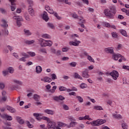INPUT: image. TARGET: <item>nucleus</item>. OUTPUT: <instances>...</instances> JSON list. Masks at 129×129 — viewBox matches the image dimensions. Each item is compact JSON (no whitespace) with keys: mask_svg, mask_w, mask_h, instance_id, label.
<instances>
[{"mask_svg":"<svg viewBox=\"0 0 129 129\" xmlns=\"http://www.w3.org/2000/svg\"><path fill=\"white\" fill-rule=\"evenodd\" d=\"M77 123L76 122H71L70 124V127H74L75 126V125Z\"/></svg>","mask_w":129,"mask_h":129,"instance_id":"45","label":"nucleus"},{"mask_svg":"<svg viewBox=\"0 0 129 129\" xmlns=\"http://www.w3.org/2000/svg\"><path fill=\"white\" fill-rule=\"evenodd\" d=\"M2 22L4 24L3 25H2V27H4V28H8V25L7 23V21L5 19H3Z\"/></svg>","mask_w":129,"mask_h":129,"instance_id":"25","label":"nucleus"},{"mask_svg":"<svg viewBox=\"0 0 129 129\" xmlns=\"http://www.w3.org/2000/svg\"><path fill=\"white\" fill-rule=\"evenodd\" d=\"M82 76L84 78H89L90 76L89 75V74H88V71H85L82 73Z\"/></svg>","mask_w":129,"mask_h":129,"instance_id":"13","label":"nucleus"},{"mask_svg":"<svg viewBox=\"0 0 129 129\" xmlns=\"http://www.w3.org/2000/svg\"><path fill=\"white\" fill-rule=\"evenodd\" d=\"M36 72L37 74H40L42 72V67L40 66H37L36 67Z\"/></svg>","mask_w":129,"mask_h":129,"instance_id":"18","label":"nucleus"},{"mask_svg":"<svg viewBox=\"0 0 129 129\" xmlns=\"http://www.w3.org/2000/svg\"><path fill=\"white\" fill-rule=\"evenodd\" d=\"M24 32L25 36H31V35H32V32L29 30L24 29Z\"/></svg>","mask_w":129,"mask_h":129,"instance_id":"20","label":"nucleus"},{"mask_svg":"<svg viewBox=\"0 0 129 129\" xmlns=\"http://www.w3.org/2000/svg\"><path fill=\"white\" fill-rule=\"evenodd\" d=\"M42 19L45 21V22L49 21V16H48V14L45 11H44L42 14Z\"/></svg>","mask_w":129,"mask_h":129,"instance_id":"7","label":"nucleus"},{"mask_svg":"<svg viewBox=\"0 0 129 129\" xmlns=\"http://www.w3.org/2000/svg\"><path fill=\"white\" fill-rule=\"evenodd\" d=\"M53 44V42L51 40H47V46L51 47Z\"/></svg>","mask_w":129,"mask_h":129,"instance_id":"53","label":"nucleus"},{"mask_svg":"<svg viewBox=\"0 0 129 129\" xmlns=\"http://www.w3.org/2000/svg\"><path fill=\"white\" fill-rule=\"evenodd\" d=\"M48 46V40H45L43 43H41V47H47Z\"/></svg>","mask_w":129,"mask_h":129,"instance_id":"28","label":"nucleus"},{"mask_svg":"<svg viewBox=\"0 0 129 129\" xmlns=\"http://www.w3.org/2000/svg\"><path fill=\"white\" fill-rule=\"evenodd\" d=\"M0 12L3 15H6V14H7V11L3 8H0Z\"/></svg>","mask_w":129,"mask_h":129,"instance_id":"46","label":"nucleus"},{"mask_svg":"<svg viewBox=\"0 0 129 129\" xmlns=\"http://www.w3.org/2000/svg\"><path fill=\"white\" fill-rule=\"evenodd\" d=\"M120 33H121L122 36H124V37H127V34L126 33V31L125 30L123 29H121L120 30Z\"/></svg>","mask_w":129,"mask_h":129,"instance_id":"24","label":"nucleus"},{"mask_svg":"<svg viewBox=\"0 0 129 129\" xmlns=\"http://www.w3.org/2000/svg\"><path fill=\"white\" fill-rule=\"evenodd\" d=\"M88 59L91 62H93V63H94V59H93V58H92V57H91V56L88 55Z\"/></svg>","mask_w":129,"mask_h":129,"instance_id":"50","label":"nucleus"},{"mask_svg":"<svg viewBox=\"0 0 129 129\" xmlns=\"http://www.w3.org/2000/svg\"><path fill=\"white\" fill-rule=\"evenodd\" d=\"M39 51L40 53H44V54H47V50L45 48H41L39 49Z\"/></svg>","mask_w":129,"mask_h":129,"instance_id":"26","label":"nucleus"},{"mask_svg":"<svg viewBox=\"0 0 129 129\" xmlns=\"http://www.w3.org/2000/svg\"><path fill=\"white\" fill-rule=\"evenodd\" d=\"M54 17H56V19H57V20H61L62 19V17L58 16L57 13L55 12L54 13Z\"/></svg>","mask_w":129,"mask_h":129,"instance_id":"44","label":"nucleus"},{"mask_svg":"<svg viewBox=\"0 0 129 129\" xmlns=\"http://www.w3.org/2000/svg\"><path fill=\"white\" fill-rule=\"evenodd\" d=\"M75 78H77L78 79H80L81 80H82L83 78L78 74V73H75Z\"/></svg>","mask_w":129,"mask_h":129,"instance_id":"32","label":"nucleus"},{"mask_svg":"<svg viewBox=\"0 0 129 129\" xmlns=\"http://www.w3.org/2000/svg\"><path fill=\"white\" fill-rule=\"evenodd\" d=\"M5 84L3 83H0V89H2V90H3V89H4V88H5Z\"/></svg>","mask_w":129,"mask_h":129,"instance_id":"54","label":"nucleus"},{"mask_svg":"<svg viewBox=\"0 0 129 129\" xmlns=\"http://www.w3.org/2000/svg\"><path fill=\"white\" fill-rule=\"evenodd\" d=\"M85 23V20L83 19H80V22H79V25H81V24H84Z\"/></svg>","mask_w":129,"mask_h":129,"instance_id":"57","label":"nucleus"},{"mask_svg":"<svg viewBox=\"0 0 129 129\" xmlns=\"http://www.w3.org/2000/svg\"><path fill=\"white\" fill-rule=\"evenodd\" d=\"M21 55L22 56H23L24 58H30V55L25 52L21 53Z\"/></svg>","mask_w":129,"mask_h":129,"instance_id":"42","label":"nucleus"},{"mask_svg":"<svg viewBox=\"0 0 129 129\" xmlns=\"http://www.w3.org/2000/svg\"><path fill=\"white\" fill-rule=\"evenodd\" d=\"M77 64V63H76V62H72L70 63V66H71V67H76Z\"/></svg>","mask_w":129,"mask_h":129,"instance_id":"47","label":"nucleus"},{"mask_svg":"<svg viewBox=\"0 0 129 129\" xmlns=\"http://www.w3.org/2000/svg\"><path fill=\"white\" fill-rule=\"evenodd\" d=\"M76 98H77L78 101L80 103H82V102H83V101H84L83 98H82V97H81V96H77Z\"/></svg>","mask_w":129,"mask_h":129,"instance_id":"30","label":"nucleus"},{"mask_svg":"<svg viewBox=\"0 0 129 129\" xmlns=\"http://www.w3.org/2000/svg\"><path fill=\"white\" fill-rule=\"evenodd\" d=\"M120 54H115V53H113V56L112 58L114 60H118V58H120Z\"/></svg>","mask_w":129,"mask_h":129,"instance_id":"16","label":"nucleus"},{"mask_svg":"<svg viewBox=\"0 0 129 129\" xmlns=\"http://www.w3.org/2000/svg\"><path fill=\"white\" fill-rule=\"evenodd\" d=\"M104 51L105 52V53H109V54H113L114 53V51H113V48L112 47H107V48H105L104 49Z\"/></svg>","mask_w":129,"mask_h":129,"instance_id":"6","label":"nucleus"},{"mask_svg":"<svg viewBox=\"0 0 129 129\" xmlns=\"http://www.w3.org/2000/svg\"><path fill=\"white\" fill-rule=\"evenodd\" d=\"M7 110L10 111V112H11L12 113H15L17 111L16 110V109L10 106H7Z\"/></svg>","mask_w":129,"mask_h":129,"instance_id":"14","label":"nucleus"},{"mask_svg":"<svg viewBox=\"0 0 129 129\" xmlns=\"http://www.w3.org/2000/svg\"><path fill=\"white\" fill-rule=\"evenodd\" d=\"M1 116L3 117V118H7V120H13V117H12V116L4 114L1 115Z\"/></svg>","mask_w":129,"mask_h":129,"instance_id":"10","label":"nucleus"},{"mask_svg":"<svg viewBox=\"0 0 129 129\" xmlns=\"http://www.w3.org/2000/svg\"><path fill=\"white\" fill-rule=\"evenodd\" d=\"M48 129H55L56 128V123L54 122H49L47 125Z\"/></svg>","mask_w":129,"mask_h":129,"instance_id":"4","label":"nucleus"},{"mask_svg":"<svg viewBox=\"0 0 129 129\" xmlns=\"http://www.w3.org/2000/svg\"><path fill=\"white\" fill-rule=\"evenodd\" d=\"M26 123H27L28 127L32 128V127H33V126H34L32 124L30 123V121H26Z\"/></svg>","mask_w":129,"mask_h":129,"instance_id":"52","label":"nucleus"},{"mask_svg":"<svg viewBox=\"0 0 129 129\" xmlns=\"http://www.w3.org/2000/svg\"><path fill=\"white\" fill-rule=\"evenodd\" d=\"M17 121L20 123V124H24L25 123V121L24 119H22V117L20 116L16 117Z\"/></svg>","mask_w":129,"mask_h":129,"instance_id":"11","label":"nucleus"},{"mask_svg":"<svg viewBox=\"0 0 129 129\" xmlns=\"http://www.w3.org/2000/svg\"><path fill=\"white\" fill-rule=\"evenodd\" d=\"M58 126H65L66 124L64 123H62L61 122H59L58 123Z\"/></svg>","mask_w":129,"mask_h":129,"instance_id":"55","label":"nucleus"},{"mask_svg":"<svg viewBox=\"0 0 129 129\" xmlns=\"http://www.w3.org/2000/svg\"><path fill=\"white\" fill-rule=\"evenodd\" d=\"M69 50V48L68 47H64L62 48V52H67Z\"/></svg>","mask_w":129,"mask_h":129,"instance_id":"58","label":"nucleus"},{"mask_svg":"<svg viewBox=\"0 0 129 129\" xmlns=\"http://www.w3.org/2000/svg\"><path fill=\"white\" fill-rule=\"evenodd\" d=\"M19 61H22L23 62H26V57H22L19 59Z\"/></svg>","mask_w":129,"mask_h":129,"instance_id":"62","label":"nucleus"},{"mask_svg":"<svg viewBox=\"0 0 129 129\" xmlns=\"http://www.w3.org/2000/svg\"><path fill=\"white\" fill-rule=\"evenodd\" d=\"M47 27L48 28H50V29H55V26H54V24L50 22L47 23Z\"/></svg>","mask_w":129,"mask_h":129,"instance_id":"31","label":"nucleus"},{"mask_svg":"<svg viewBox=\"0 0 129 129\" xmlns=\"http://www.w3.org/2000/svg\"><path fill=\"white\" fill-rule=\"evenodd\" d=\"M35 41L34 40H26L25 41V43L27 44V45H31V44H34Z\"/></svg>","mask_w":129,"mask_h":129,"instance_id":"27","label":"nucleus"},{"mask_svg":"<svg viewBox=\"0 0 129 129\" xmlns=\"http://www.w3.org/2000/svg\"><path fill=\"white\" fill-rule=\"evenodd\" d=\"M8 71H3V74L4 75V76H7V75L8 74Z\"/></svg>","mask_w":129,"mask_h":129,"instance_id":"63","label":"nucleus"},{"mask_svg":"<svg viewBox=\"0 0 129 129\" xmlns=\"http://www.w3.org/2000/svg\"><path fill=\"white\" fill-rule=\"evenodd\" d=\"M7 99H8V96H2V98L0 99V103H1V102H6Z\"/></svg>","mask_w":129,"mask_h":129,"instance_id":"22","label":"nucleus"},{"mask_svg":"<svg viewBox=\"0 0 129 129\" xmlns=\"http://www.w3.org/2000/svg\"><path fill=\"white\" fill-rule=\"evenodd\" d=\"M42 119H44V120H47V122H52V121H50V118L47 117H45V116H43L42 117H41Z\"/></svg>","mask_w":129,"mask_h":129,"instance_id":"41","label":"nucleus"},{"mask_svg":"<svg viewBox=\"0 0 129 129\" xmlns=\"http://www.w3.org/2000/svg\"><path fill=\"white\" fill-rule=\"evenodd\" d=\"M54 100H55V101H57V102H59L60 100L63 101L64 99H65V98L62 96H55L53 98Z\"/></svg>","mask_w":129,"mask_h":129,"instance_id":"8","label":"nucleus"},{"mask_svg":"<svg viewBox=\"0 0 129 129\" xmlns=\"http://www.w3.org/2000/svg\"><path fill=\"white\" fill-rule=\"evenodd\" d=\"M8 72L9 73H11V74H13V73H14V71H15V70L12 67H10L8 69Z\"/></svg>","mask_w":129,"mask_h":129,"instance_id":"34","label":"nucleus"},{"mask_svg":"<svg viewBox=\"0 0 129 129\" xmlns=\"http://www.w3.org/2000/svg\"><path fill=\"white\" fill-rule=\"evenodd\" d=\"M51 79L52 80H55V79H57V76H56V74H51Z\"/></svg>","mask_w":129,"mask_h":129,"instance_id":"49","label":"nucleus"},{"mask_svg":"<svg viewBox=\"0 0 129 129\" xmlns=\"http://www.w3.org/2000/svg\"><path fill=\"white\" fill-rule=\"evenodd\" d=\"M104 13L105 16L109 19H113V17L116 14V8L115 6H110L109 9H105Z\"/></svg>","mask_w":129,"mask_h":129,"instance_id":"1","label":"nucleus"},{"mask_svg":"<svg viewBox=\"0 0 129 129\" xmlns=\"http://www.w3.org/2000/svg\"><path fill=\"white\" fill-rule=\"evenodd\" d=\"M42 37L44 38V39H50L51 38V36H50L49 34H44L42 35Z\"/></svg>","mask_w":129,"mask_h":129,"instance_id":"37","label":"nucleus"},{"mask_svg":"<svg viewBox=\"0 0 129 129\" xmlns=\"http://www.w3.org/2000/svg\"><path fill=\"white\" fill-rule=\"evenodd\" d=\"M13 82L16 83V84H18V85H23V82L18 80H14Z\"/></svg>","mask_w":129,"mask_h":129,"instance_id":"29","label":"nucleus"},{"mask_svg":"<svg viewBox=\"0 0 129 129\" xmlns=\"http://www.w3.org/2000/svg\"><path fill=\"white\" fill-rule=\"evenodd\" d=\"M87 87V85H86L85 83H83L80 85V88H82V89H83L84 88H86Z\"/></svg>","mask_w":129,"mask_h":129,"instance_id":"39","label":"nucleus"},{"mask_svg":"<svg viewBox=\"0 0 129 129\" xmlns=\"http://www.w3.org/2000/svg\"><path fill=\"white\" fill-rule=\"evenodd\" d=\"M27 54H29L31 57H35L36 56V53L32 51L27 52Z\"/></svg>","mask_w":129,"mask_h":129,"instance_id":"38","label":"nucleus"},{"mask_svg":"<svg viewBox=\"0 0 129 129\" xmlns=\"http://www.w3.org/2000/svg\"><path fill=\"white\" fill-rule=\"evenodd\" d=\"M56 89H57V86H54L52 87V89L49 90V92H51V93H54V92H55V90H56Z\"/></svg>","mask_w":129,"mask_h":129,"instance_id":"35","label":"nucleus"},{"mask_svg":"<svg viewBox=\"0 0 129 129\" xmlns=\"http://www.w3.org/2000/svg\"><path fill=\"white\" fill-rule=\"evenodd\" d=\"M85 119H88V120H92V119H91V118L89 117V115H85Z\"/></svg>","mask_w":129,"mask_h":129,"instance_id":"56","label":"nucleus"},{"mask_svg":"<svg viewBox=\"0 0 129 129\" xmlns=\"http://www.w3.org/2000/svg\"><path fill=\"white\" fill-rule=\"evenodd\" d=\"M59 90L60 91H66L67 88H66V87L61 86L59 87Z\"/></svg>","mask_w":129,"mask_h":129,"instance_id":"43","label":"nucleus"},{"mask_svg":"<svg viewBox=\"0 0 129 129\" xmlns=\"http://www.w3.org/2000/svg\"><path fill=\"white\" fill-rule=\"evenodd\" d=\"M109 74L112 76L114 80H116L117 78H118V76H119V74H118V72L115 70L113 71Z\"/></svg>","mask_w":129,"mask_h":129,"instance_id":"3","label":"nucleus"},{"mask_svg":"<svg viewBox=\"0 0 129 129\" xmlns=\"http://www.w3.org/2000/svg\"><path fill=\"white\" fill-rule=\"evenodd\" d=\"M48 12L49 14H55V12H54V11L53 10V9L52 8H50V9L49 10V11H48Z\"/></svg>","mask_w":129,"mask_h":129,"instance_id":"61","label":"nucleus"},{"mask_svg":"<svg viewBox=\"0 0 129 129\" xmlns=\"http://www.w3.org/2000/svg\"><path fill=\"white\" fill-rule=\"evenodd\" d=\"M123 69H125V70H127L129 71V67L126 66H123L122 67Z\"/></svg>","mask_w":129,"mask_h":129,"instance_id":"60","label":"nucleus"},{"mask_svg":"<svg viewBox=\"0 0 129 129\" xmlns=\"http://www.w3.org/2000/svg\"><path fill=\"white\" fill-rule=\"evenodd\" d=\"M112 115L114 118H117L118 119H122V116L120 114H113Z\"/></svg>","mask_w":129,"mask_h":129,"instance_id":"21","label":"nucleus"},{"mask_svg":"<svg viewBox=\"0 0 129 129\" xmlns=\"http://www.w3.org/2000/svg\"><path fill=\"white\" fill-rule=\"evenodd\" d=\"M63 108L64 110H69V106L66 104L63 105Z\"/></svg>","mask_w":129,"mask_h":129,"instance_id":"48","label":"nucleus"},{"mask_svg":"<svg viewBox=\"0 0 129 129\" xmlns=\"http://www.w3.org/2000/svg\"><path fill=\"white\" fill-rule=\"evenodd\" d=\"M81 42L80 41L77 40V39H76L75 41H70L69 44L70 46H79V44H80Z\"/></svg>","mask_w":129,"mask_h":129,"instance_id":"5","label":"nucleus"},{"mask_svg":"<svg viewBox=\"0 0 129 129\" xmlns=\"http://www.w3.org/2000/svg\"><path fill=\"white\" fill-rule=\"evenodd\" d=\"M122 127L123 129H127V124L125 123H123L122 124Z\"/></svg>","mask_w":129,"mask_h":129,"instance_id":"51","label":"nucleus"},{"mask_svg":"<svg viewBox=\"0 0 129 129\" xmlns=\"http://www.w3.org/2000/svg\"><path fill=\"white\" fill-rule=\"evenodd\" d=\"M94 109H96V110H103V108L101 106H95Z\"/></svg>","mask_w":129,"mask_h":129,"instance_id":"33","label":"nucleus"},{"mask_svg":"<svg viewBox=\"0 0 129 129\" xmlns=\"http://www.w3.org/2000/svg\"><path fill=\"white\" fill-rule=\"evenodd\" d=\"M28 13H29V15H30V16H31L32 17H34V16H35V12L32 8H31V6H29V9H28Z\"/></svg>","mask_w":129,"mask_h":129,"instance_id":"12","label":"nucleus"},{"mask_svg":"<svg viewBox=\"0 0 129 129\" xmlns=\"http://www.w3.org/2000/svg\"><path fill=\"white\" fill-rule=\"evenodd\" d=\"M43 81L44 82L50 83L51 81H52V79L49 78L48 77H45L43 78Z\"/></svg>","mask_w":129,"mask_h":129,"instance_id":"23","label":"nucleus"},{"mask_svg":"<svg viewBox=\"0 0 129 129\" xmlns=\"http://www.w3.org/2000/svg\"><path fill=\"white\" fill-rule=\"evenodd\" d=\"M40 98H41V97L37 94H35L33 95V99L35 101H39V100H40Z\"/></svg>","mask_w":129,"mask_h":129,"instance_id":"19","label":"nucleus"},{"mask_svg":"<svg viewBox=\"0 0 129 129\" xmlns=\"http://www.w3.org/2000/svg\"><path fill=\"white\" fill-rule=\"evenodd\" d=\"M44 112L45 113H47V114H50V115H53L55 111L50 109H46L44 110Z\"/></svg>","mask_w":129,"mask_h":129,"instance_id":"17","label":"nucleus"},{"mask_svg":"<svg viewBox=\"0 0 129 129\" xmlns=\"http://www.w3.org/2000/svg\"><path fill=\"white\" fill-rule=\"evenodd\" d=\"M13 19V20H16V21H19V22H23V18L21 16H14Z\"/></svg>","mask_w":129,"mask_h":129,"instance_id":"15","label":"nucleus"},{"mask_svg":"<svg viewBox=\"0 0 129 129\" xmlns=\"http://www.w3.org/2000/svg\"><path fill=\"white\" fill-rule=\"evenodd\" d=\"M16 0H10L9 2L11 3V10L12 12H14L16 10V4H15V1Z\"/></svg>","mask_w":129,"mask_h":129,"instance_id":"9","label":"nucleus"},{"mask_svg":"<svg viewBox=\"0 0 129 129\" xmlns=\"http://www.w3.org/2000/svg\"><path fill=\"white\" fill-rule=\"evenodd\" d=\"M72 17L74 19H78V16L76 14H73Z\"/></svg>","mask_w":129,"mask_h":129,"instance_id":"64","label":"nucleus"},{"mask_svg":"<svg viewBox=\"0 0 129 129\" xmlns=\"http://www.w3.org/2000/svg\"><path fill=\"white\" fill-rule=\"evenodd\" d=\"M29 91L30 93L27 94L28 97H30V96H32V95H33V93L35 92V91L33 89L30 90Z\"/></svg>","mask_w":129,"mask_h":129,"instance_id":"36","label":"nucleus"},{"mask_svg":"<svg viewBox=\"0 0 129 129\" xmlns=\"http://www.w3.org/2000/svg\"><path fill=\"white\" fill-rule=\"evenodd\" d=\"M105 122H106V120L98 119L91 122L89 121H87L86 124H91L92 126H99V125H101V124H103V123H105Z\"/></svg>","mask_w":129,"mask_h":129,"instance_id":"2","label":"nucleus"},{"mask_svg":"<svg viewBox=\"0 0 129 129\" xmlns=\"http://www.w3.org/2000/svg\"><path fill=\"white\" fill-rule=\"evenodd\" d=\"M111 35L113 38H117L118 37L117 33H116V32H111Z\"/></svg>","mask_w":129,"mask_h":129,"instance_id":"40","label":"nucleus"},{"mask_svg":"<svg viewBox=\"0 0 129 129\" xmlns=\"http://www.w3.org/2000/svg\"><path fill=\"white\" fill-rule=\"evenodd\" d=\"M118 19H119V20H123V19H124V17H123V16L121 15H119L118 16Z\"/></svg>","mask_w":129,"mask_h":129,"instance_id":"59","label":"nucleus"}]
</instances>
